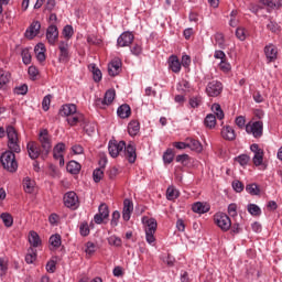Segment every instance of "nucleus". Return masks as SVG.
Instances as JSON below:
<instances>
[{"label": "nucleus", "instance_id": "nucleus-1", "mask_svg": "<svg viewBox=\"0 0 282 282\" xmlns=\"http://www.w3.org/2000/svg\"><path fill=\"white\" fill-rule=\"evenodd\" d=\"M7 138L9 150L1 154L0 162L4 171H8L9 173H17L19 163L17 162V155L14 153H19L21 151V145H19V133H17V129H14V127H7Z\"/></svg>", "mask_w": 282, "mask_h": 282}, {"label": "nucleus", "instance_id": "nucleus-2", "mask_svg": "<svg viewBox=\"0 0 282 282\" xmlns=\"http://www.w3.org/2000/svg\"><path fill=\"white\" fill-rule=\"evenodd\" d=\"M39 140L41 143V148L39 147V143L31 141L28 143L26 149L29 156L31 160L39 159V155L42 154V158H47L50 155V151H52V139H50V132L47 129H43L39 133Z\"/></svg>", "mask_w": 282, "mask_h": 282}, {"label": "nucleus", "instance_id": "nucleus-3", "mask_svg": "<svg viewBox=\"0 0 282 282\" xmlns=\"http://www.w3.org/2000/svg\"><path fill=\"white\" fill-rule=\"evenodd\" d=\"M214 221L223 230V232H228L232 227V220L225 213H217L214 216Z\"/></svg>", "mask_w": 282, "mask_h": 282}, {"label": "nucleus", "instance_id": "nucleus-4", "mask_svg": "<svg viewBox=\"0 0 282 282\" xmlns=\"http://www.w3.org/2000/svg\"><path fill=\"white\" fill-rule=\"evenodd\" d=\"M126 144L127 142L124 141L118 142L116 139L110 140L108 143L109 155L111 158H118V155L121 154L122 151H124Z\"/></svg>", "mask_w": 282, "mask_h": 282}, {"label": "nucleus", "instance_id": "nucleus-5", "mask_svg": "<svg viewBox=\"0 0 282 282\" xmlns=\"http://www.w3.org/2000/svg\"><path fill=\"white\" fill-rule=\"evenodd\" d=\"M224 91V85L221 82L213 80L209 82L206 87V94L212 98H217Z\"/></svg>", "mask_w": 282, "mask_h": 282}, {"label": "nucleus", "instance_id": "nucleus-6", "mask_svg": "<svg viewBox=\"0 0 282 282\" xmlns=\"http://www.w3.org/2000/svg\"><path fill=\"white\" fill-rule=\"evenodd\" d=\"M105 219H109V206L107 204L101 203L98 207V214L94 216L95 224H104Z\"/></svg>", "mask_w": 282, "mask_h": 282}, {"label": "nucleus", "instance_id": "nucleus-7", "mask_svg": "<svg viewBox=\"0 0 282 282\" xmlns=\"http://www.w3.org/2000/svg\"><path fill=\"white\" fill-rule=\"evenodd\" d=\"M64 205L66 206V208H72L73 210H76V208H78L79 206L78 195H76L75 192H67L64 195Z\"/></svg>", "mask_w": 282, "mask_h": 282}, {"label": "nucleus", "instance_id": "nucleus-8", "mask_svg": "<svg viewBox=\"0 0 282 282\" xmlns=\"http://www.w3.org/2000/svg\"><path fill=\"white\" fill-rule=\"evenodd\" d=\"M250 149L254 153L252 159L254 166H261L263 164V149L259 148L257 143L251 144Z\"/></svg>", "mask_w": 282, "mask_h": 282}, {"label": "nucleus", "instance_id": "nucleus-9", "mask_svg": "<svg viewBox=\"0 0 282 282\" xmlns=\"http://www.w3.org/2000/svg\"><path fill=\"white\" fill-rule=\"evenodd\" d=\"M247 133H252L253 138L263 135V121H256L252 126H246Z\"/></svg>", "mask_w": 282, "mask_h": 282}, {"label": "nucleus", "instance_id": "nucleus-10", "mask_svg": "<svg viewBox=\"0 0 282 282\" xmlns=\"http://www.w3.org/2000/svg\"><path fill=\"white\" fill-rule=\"evenodd\" d=\"M122 153L130 164H134L135 160H138V154L135 153V145L131 143L123 147Z\"/></svg>", "mask_w": 282, "mask_h": 282}, {"label": "nucleus", "instance_id": "nucleus-11", "mask_svg": "<svg viewBox=\"0 0 282 282\" xmlns=\"http://www.w3.org/2000/svg\"><path fill=\"white\" fill-rule=\"evenodd\" d=\"M122 72V61L120 58H115L108 64L109 76L116 77Z\"/></svg>", "mask_w": 282, "mask_h": 282}, {"label": "nucleus", "instance_id": "nucleus-12", "mask_svg": "<svg viewBox=\"0 0 282 282\" xmlns=\"http://www.w3.org/2000/svg\"><path fill=\"white\" fill-rule=\"evenodd\" d=\"M133 33L126 31L117 40V45L119 47H129L133 43Z\"/></svg>", "mask_w": 282, "mask_h": 282}, {"label": "nucleus", "instance_id": "nucleus-13", "mask_svg": "<svg viewBox=\"0 0 282 282\" xmlns=\"http://www.w3.org/2000/svg\"><path fill=\"white\" fill-rule=\"evenodd\" d=\"M46 41L50 45H55L58 41V28L54 24H51L46 30Z\"/></svg>", "mask_w": 282, "mask_h": 282}, {"label": "nucleus", "instance_id": "nucleus-14", "mask_svg": "<svg viewBox=\"0 0 282 282\" xmlns=\"http://www.w3.org/2000/svg\"><path fill=\"white\" fill-rule=\"evenodd\" d=\"M40 32H41V22L33 21L29 26V29L25 31V37L32 40L35 36H39Z\"/></svg>", "mask_w": 282, "mask_h": 282}, {"label": "nucleus", "instance_id": "nucleus-15", "mask_svg": "<svg viewBox=\"0 0 282 282\" xmlns=\"http://www.w3.org/2000/svg\"><path fill=\"white\" fill-rule=\"evenodd\" d=\"M133 213V202L131 199L126 198L123 200V210L122 218L124 221H129L131 219V214Z\"/></svg>", "mask_w": 282, "mask_h": 282}, {"label": "nucleus", "instance_id": "nucleus-16", "mask_svg": "<svg viewBox=\"0 0 282 282\" xmlns=\"http://www.w3.org/2000/svg\"><path fill=\"white\" fill-rule=\"evenodd\" d=\"M192 210L198 215H204L210 210V205L208 203L197 202L193 204Z\"/></svg>", "mask_w": 282, "mask_h": 282}, {"label": "nucleus", "instance_id": "nucleus-17", "mask_svg": "<svg viewBox=\"0 0 282 282\" xmlns=\"http://www.w3.org/2000/svg\"><path fill=\"white\" fill-rule=\"evenodd\" d=\"M264 54L269 63H274V61L276 59V54H279V52L276 51V46H274V44H269L264 47Z\"/></svg>", "mask_w": 282, "mask_h": 282}, {"label": "nucleus", "instance_id": "nucleus-18", "mask_svg": "<svg viewBox=\"0 0 282 282\" xmlns=\"http://www.w3.org/2000/svg\"><path fill=\"white\" fill-rule=\"evenodd\" d=\"M59 61L62 63H65L67 61V58H69V44H67V42H61L59 46Z\"/></svg>", "mask_w": 282, "mask_h": 282}, {"label": "nucleus", "instance_id": "nucleus-19", "mask_svg": "<svg viewBox=\"0 0 282 282\" xmlns=\"http://www.w3.org/2000/svg\"><path fill=\"white\" fill-rule=\"evenodd\" d=\"M77 111L76 105L74 104H66L63 105L59 109V116H65L69 118V116H74Z\"/></svg>", "mask_w": 282, "mask_h": 282}, {"label": "nucleus", "instance_id": "nucleus-20", "mask_svg": "<svg viewBox=\"0 0 282 282\" xmlns=\"http://www.w3.org/2000/svg\"><path fill=\"white\" fill-rule=\"evenodd\" d=\"M169 67L174 72V74H180L182 69V63H180V58L176 55H172L169 58Z\"/></svg>", "mask_w": 282, "mask_h": 282}, {"label": "nucleus", "instance_id": "nucleus-21", "mask_svg": "<svg viewBox=\"0 0 282 282\" xmlns=\"http://www.w3.org/2000/svg\"><path fill=\"white\" fill-rule=\"evenodd\" d=\"M187 149H191V151H195L196 153H202L204 151V147L202 145V142L198 140H195L193 138H187Z\"/></svg>", "mask_w": 282, "mask_h": 282}, {"label": "nucleus", "instance_id": "nucleus-22", "mask_svg": "<svg viewBox=\"0 0 282 282\" xmlns=\"http://www.w3.org/2000/svg\"><path fill=\"white\" fill-rule=\"evenodd\" d=\"M34 52L36 55V58L40 63H43L45 61V44L43 43H37L34 47Z\"/></svg>", "mask_w": 282, "mask_h": 282}, {"label": "nucleus", "instance_id": "nucleus-23", "mask_svg": "<svg viewBox=\"0 0 282 282\" xmlns=\"http://www.w3.org/2000/svg\"><path fill=\"white\" fill-rule=\"evenodd\" d=\"M221 135L224 138V140H236L237 134L235 133V129H232L230 126H226L225 128H223L221 130Z\"/></svg>", "mask_w": 282, "mask_h": 282}, {"label": "nucleus", "instance_id": "nucleus-24", "mask_svg": "<svg viewBox=\"0 0 282 282\" xmlns=\"http://www.w3.org/2000/svg\"><path fill=\"white\" fill-rule=\"evenodd\" d=\"M80 163L76 161H69L66 165L67 172L70 173L72 175H78V173H80Z\"/></svg>", "mask_w": 282, "mask_h": 282}, {"label": "nucleus", "instance_id": "nucleus-25", "mask_svg": "<svg viewBox=\"0 0 282 282\" xmlns=\"http://www.w3.org/2000/svg\"><path fill=\"white\" fill-rule=\"evenodd\" d=\"M117 115L119 116V118H129V116H131V107L127 104L121 105L118 109H117Z\"/></svg>", "mask_w": 282, "mask_h": 282}, {"label": "nucleus", "instance_id": "nucleus-26", "mask_svg": "<svg viewBox=\"0 0 282 282\" xmlns=\"http://www.w3.org/2000/svg\"><path fill=\"white\" fill-rule=\"evenodd\" d=\"M29 242L33 248H39L41 246V237L36 231H30L29 234Z\"/></svg>", "mask_w": 282, "mask_h": 282}, {"label": "nucleus", "instance_id": "nucleus-27", "mask_svg": "<svg viewBox=\"0 0 282 282\" xmlns=\"http://www.w3.org/2000/svg\"><path fill=\"white\" fill-rule=\"evenodd\" d=\"M84 119L85 117L82 113H75V115H70L67 118V122L70 127H76V124H78V122H83Z\"/></svg>", "mask_w": 282, "mask_h": 282}, {"label": "nucleus", "instance_id": "nucleus-28", "mask_svg": "<svg viewBox=\"0 0 282 282\" xmlns=\"http://www.w3.org/2000/svg\"><path fill=\"white\" fill-rule=\"evenodd\" d=\"M128 133L129 135H135L137 133H140V122L132 120L128 124Z\"/></svg>", "mask_w": 282, "mask_h": 282}, {"label": "nucleus", "instance_id": "nucleus-29", "mask_svg": "<svg viewBox=\"0 0 282 282\" xmlns=\"http://www.w3.org/2000/svg\"><path fill=\"white\" fill-rule=\"evenodd\" d=\"M89 67L93 72V78L95 83H100L102 80V72L100 68L96 67V64H90Z\"/></svg>", "mask_w": 282, "mask_h": 282}, {"label": "nucleus", "instance_id": "nucleus-30", "mask_svg": "<svg viewBox=\"0 0 282 282\" xmlns=\"http://www.w3.org/2000/svg\"><path fill=\"white\" fill-rule=\"evenodd\" d=\"M113 100H116V90L115 89H108L105 93L104 102H106L107 107H109V105H111V102H113Z\"/></svg>", "mask_w": 282, "mask_h": 282}, {"label": "nucleus", "instance_id": "nucleus-31", "mask_svg": "<svg viewBox=\"0 0 282 282\" xmlns=\"http://www.w3.org/2000/svg\"><path fill=\"white\" fill-rule=\"evenodd\" d=\"M204 123L208 129H215V126L217 124V117H215L213 113H209L206 116Z\"/></svg>", "mask_w": 282, "mask_h": 282}, {"label": "nucleus", "instance_id": "nucleus-32", "mask_svg": "<svg viewBox=\"0 0 282 282\" xmlns=\"http://www.w3.org/2000/svg\"><path fill=\"white\" fill-rule=\"evenodd\" d=\"M147 228H145V232H156L158 230V220H155V218H149L147 221Z\"/></svg>", "mask_w": 282, "mask_h": 282}, {"label": "nucleus", "instance_id": "nucleus-33", "mask_svg": "<svg viewBox=\"0 0 282 282\" xmlns=\"http://www.w3.org/2000/svg\"><path fill=\"white\" fill-rule=\"evenodd\" d=\"M0 218L2 219L7 228H11V226L14 224V219L12 218V215H10L9 213H2L0 215Z\"/></svg>", "mask_w": 282, "mask_h": 282}, {"label": "nucleus", "instance_id": "nucleus-34", "mask_svg": "<svg viewBox=\"0 0 282 282\" xmlns=\"http://www.w3.org/2000/svg\"><path fill=\"white\" fill-rule=\"evenodd\" d=\"M246 191L249 193V195H261V188H259L257 183L248 184L246 186Z\"/></svg>", "mask_w": 282, "mask_h": 282}, {"label": "nucleus", "instance_id": "nucleus-35", "mask_svg": "<svg viewBox=\"0 0 282 282\" xmlns=\"http://www.w3.org/2000/svg\"><path fill=\"white\" fill-rule=\"evenodd\" d=\"M166 197L170 202L173 199H177L180 197V192H177L174 186H170L166 189Z\"/></svg>", "mask_w": 282, "mask_h": 282}, {"label": "nucleus", "instance_id": "nucleus-36", "mask_svg": "<svg viewBox=\"0 0 282 282\" xmlns=\"http://www.w3.org/2000/svg\"><path fill=\"white\" fill-rule=\"evenodd\" d=\"M22 184L25 193H34V182L30 177H25Z\"/></svg>", "mask_w": 282, "mask_h": 282}, {"label": "nucleus", "instance_id": "nucleus-37", "mask_svg": "<svg viewBox=\"0 0 282 282\" xmlns=\"http://www.w3.org/2000/svg\"><path fill=\"white\" fill-rule=\"evenodd\" d=\"M36 261V250L34 248H29L28 253L25 256L26 263H34Z\"/></svg>", "mask_w": 282, "mask_h": 282}, {"label": "nucleus", "instance_id": "nucleus-38", "mask_svg": "<svg viewBox=\"0 0 282 282\" xmlns=\"http://www.w3.org/2000/svg\"><path fill=\"white\" fill-rule=\"evenodd\" d=\"M247 210L253 217H259V215H261V208L256 204H249Z\"/></svg>", "mask_w": 282, "mask_h": 282}, {"label": "nucleus", "instance_id": "nucleus-39", "mask_svg": "<svg viewBox=\"0 0 282 282\" xmlns=\"http://www.w3.org/2000/svg\"><path fill=\"white\" fill-rule=\"evenodd\" d=\"M8 83H10V73L0 70V89H3V86L8 85Z\"/></svg>", "mask_w": 282, "mask_h": 282}, {"label": "nucleus", "instance_id": "nucleus-40", "mask_svg": "<svg viewBox=\"0 0 282 282\" xmlns=\"http://www.w3.org/2000/svg\"><path fill=\"white\" fill-rule=\"evenodd\" d=\"M21 56L24 65H30V63H32V55L30 54V50L23 48L21 52Z\"/></svg>", "mask_w": 282, "mask_h": 282}, {"label": "nucleus", "instance_id": "nucleus-41", "mask_svg": "<svg viewBox=\"0 0 282 282\" xmlns=\"http://www.w3.org/2000/svg\"><path fill=\"white\" fill-rule=\"evenodd\" d=\"M237 163L240 164V166H248V162H250V156L248 154H240L235 159Z\"/></svg>", "mask_w": 282, "mask_h": 282}, {"label": "nucleus", "instance_id": "nucleus-42", "mask_svg": "<svg viewBox=\"0 0 282 282\" xmlns=\"http://www.w3.org/2000/svg\"><path fill=\"white\" fill-rule=\"evenodd\" d=\"M63 36L69 41L74 36V28L69 24L65 25L62 32Z\"/></svg>", "mask_w": 282, "mask_h": 282}, {"label": "nucleus", "instance_id": "nucleus-43", "mask_svg": "<svg viewBox=\"0 0 282 282\" xmlns=\"http://www.w3.org/2000/svg\"><path fill=\"white\" fill-rule=\"evenodd\" d=\"M50 243L51 246H53V248H61V235L55 234L53 236L50 237Z\"/></svg>", "mask_w": 282, "mask_h": 282}, {"label": "nucleus", "instance_id": "nucleus-44", "mask_svg": "<svg viewBox=\"0 0 282 282\" xmlns=\"http://www.w3.org/2000/svg\"><path fill=\"white\" fill-rule=\"evenodd\" d=\"M173 158H175V154H173V150L167 149L163 154V162L165 164H171V162H173Z\"/></svg>", "mask_w": 282, "mask_h": 282}, {"label": "nucleus", "instance_id": "nucleus-45", "mask_svg": "<svg viewBox=\"0 0 282 282\" xmlns=\"http://www.w3.org/2000/svg\"><path fill=\"white\" fill-rule=\"evenodd\" d=\"M8 272V260L0 258V276H6Z\"/></svg>", "mask_w": 282, "mask_h": 282}, {"label": "nucleus", "instance_id": "nucleus-46", "mask_svg": "<svg viewBox=\"0 0 282 282\" xmlns=\"http://www.w3.org/2000/svg\"><path fill=\"white\" fill-rule=\"evenodd\" d=\"M93 177H94V182H96V184H98V182H100V180H102V177H105V172L102 171V169H96L93 172Z\"/></svg>", "mask_w": 282, "mask_h": 282}, {"label": "nucleus", "instance_id": "nucleus-47", "mask_svg": "<svg viewBox=\"0 0 282 282\" xmlns=\"http://www.w3.org/2000/svg\"><path fill=\"white\" fill-rule=\"evenodd\" d=\"M50 105H52V95H46L42 101V109L44 111H50Z\"/></svg>", "mask_w": 282, "mask_h": 282}, {"label": "nucleus", "instance_id": "nucleus-48", "mask_svg": "<svg viewBox=\"0 0 282 282\" xmlns=\"http://www.w3.org/2000/svg\"><path fill=\"white\" fill-rule=\"evenodd\" d=\"M189 105L193 109L199 107V105H202V96L189 98Z\"/></svg>", "mask_w": 282, "mask_h": 282}, {"label": "nucleus", "instance_id": "nucleus-49", "mask_svg": "<svg viewBox=\"0 0 282 282\" xmlns=\"http://www.w3.org/2000/svg\"><path fill=\"white\" fill-rule=\"evenodd\" d=\"M14 94H18V96H25V94H28V85L23 84L21 86L15 87Z\"/></svg>", "mask_w": 282, "mask_h": 282}, {"label": "nucleus", "instance_id": "nucleus-50", "mask_svg": "<svg viewBox=\"0 0 282 282\" xmlns=\"http://www.w3.org/2000/svg\"><path fill=\"white\" fill-rule=\"evenodd\" d=\"M108 243L110 246H116L117 248H120V246H122V240L116 236H111L109 239H108Z\"/></svg>", "mask_w": 282, "mask_h": 282}, {"label": "nucleus", "instance_id": "nucleus-51", "mask_svg": "<svg viewBox=\"0 0 282 282\" xmlns=\"http://www.w3.org/2000/svg\"><path fill=\"white\" fill-rule=\"evenodd\" d=\"M231 186L236 193H242L243 191V183L240 181L236 180L231 183Z\"/></svg>", "mask_w": 282, "mask_h": 282}, {"label": "nucleus", "instance_id": "nucleus-52", "mask_svg": "<svg viewBox=\"0 0 282 282\" xmlns=\"http://www.w3.org/2000/svg\"><path fill=\"white\" fill-rule=\"evenodd\" d=\"M84 131H86L87 135H91V133H96V124L86 123L84 126Z\"/></svg>", "mask_w": 282, "mask_h": 282}, {"label": "nucleus", "instance_id": "nucleus-53", "mask_svg": "<svg viewBox=\"0 0 282 282\" xmlns=\"http://www.w3.org/2000/svg\"><path fill=\"white\" fill-rule=\"evenodd\" d=\"M79 232L82 237H87L89 235V225L87 223H83L79 227Z\"/></svg>", "mask_w": 282, "mask_h": 282}, {"label": "nucleus", "instance_id": "nucleus-54", "mask_svg": "<svg viewBox=\"0 0 282 282\" xmlns=\"http://www.w3.org/2000/svg\"><path fill=\"white\" fill-rule=\"evenodd\" d=\"M85 252L86 254H89V257H91V254L96 252V245L94 242H87Z\"/></svg>", "mask_w": 282, "mask_h": 282}, {"label": "nucleus", "instance_id": "nucleus-55", "mask_svg": "<svg viewBox=\"0 0 282 282\" xmlns=\"http://www.w3.org/2000/svg\"><path fill=\"white\" fill-rule=\"evenodd\" d=\"M119 219H120V212L115 210V212L112 213V219H111V221H110L111 226H113V227L118 226Z\"/></svg>", "mask_w": 282, "mask_h": 282}, {"label": "nucleus", "instance_id": "nucleus-56", "mask_svg": "<svg viewBox=\"0 0 282 282\" xmlns=\"http://www.w3.org/2000/svg\"><path fill=\"white\" fill-rule=\"evenodd\" d=\"M46 271L51 273L56 272V261L54 260L48 261L46 264Z\"/></svg>", "mask_w": 282, "mask_h": 282}, {"label": "nucleus", "instance_id": "nucleus-57", "mask_svg": "<svg viewBox=\"0 0 282 282\" xmlns=\"http://www.w3.org/2000/svg\"><path fill=\"white\" fill-rule=\"evenodd\" d=\"M145 239H147L148 243H154L155 231H145Z\"/></svg>", "mask_w": 282, "mask_h": 282}, {"label": "nucleus", "instance_id": "nucleus-58", "mask_svg": "<svg viewBox=\"0 0 282 282\" xmlns=\"http://www.w3.org/2000/svg\"><path fill=\"white\" fill-rule=\"evenodd\" d=\"M236 36L239 39V41H246V31L241 28H238L236 30Z\"/></svg>", "mask_w": 282, "mask_h": 282}, {"label": "nucleus", "instance_id": "nucleus-59", "mask_svg": "<svg viewBox=\"0 0 282 282\" xmlns=\"http://www.w3.org/2000/svg\"><path fill=\"white\" fill-rule=\"evenodd\" d=\"M236 124L239 127V129H243L246 127V117L239 116L236 118Z\"/></svg>", "mask_w": 282, "mask_h": 282}, {"label": "nucleus", "instance_id": "nucleus-60", "mask_svg": "<svg viewBox=\"0 0 282 282\" xmlns=\"http://www.w3.org/2000/svg\"><path fill=\"white\" fill-rule=\"evenodd\" d=\"M228 213L231 217H237V204L235 203H231L229 206H228Z\"/></svg>", "mask_w": 282, "mask_h": 282}, {"label": "nucleus", "instance_id": "nucleus-61", "mask_svg": "<svg viewBox=\"0 0 282 282\" xmlns=\"http://www.w3.org/2000/svg\"><path fill=\"white\" fill-rule=\"evenodd\" d=\"M173 147H175V149H178L180 151H183L184 149H188V141H186V142H174Z\"/></svg>", "mask_w": 282, "mask_h": 282}, {"label": "nucleus", "instance_id": "nucleus-62", "mask_svg": "<svg viewBox=\"0 0 282 282\" xmlns=\"http://www.w3.org/2000/svg\"><path fill=\"white\" fill-rule=\"evenodd\" d=\"M215 41L219 45V47H224V34L223 33H216Z\"/></svg>", "mask_w": 282, "mask_h": 282}, {"label": "nucleus", "instance_id": "nucleus-63", "mask_svg": "<svg viewBox=\"0 0 282 282\" xmlns=\"http://www.w3.org/2000/svg\"><path fill=\"white\" fill-rule=\"evenodd\" d=\"M219 67L223 72H230V64L226 59L220 62Z\"/></svg>", "mask_w": 282, "mask_h": 282}, {"label": "nucleus", "instance_id": "nucleus-64", "mask_svg": "<svg viewBox=\"0 0 282 282\" xmlns=\"http://www.w3.org/2000/svg\"><path fill=\"white\" fill-rule=\"evenodd\" d=\"M53 151H55L56 153H63V151H65V143L61 142V143H57Z\"/></svg>", "mask_w": 282, "mask_h": 282}]
</instances>
